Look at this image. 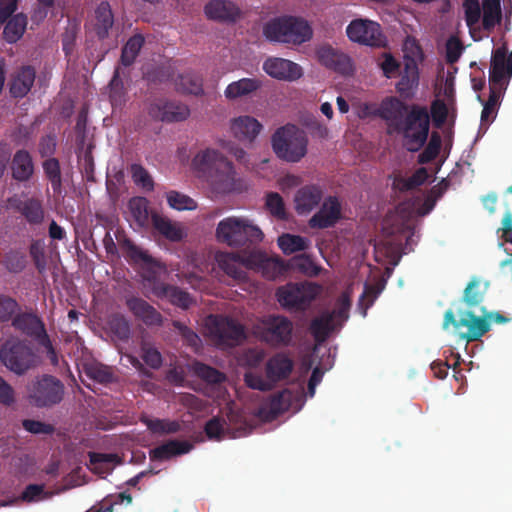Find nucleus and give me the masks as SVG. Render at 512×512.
Wrapping results in <instances>:
<instances>
[{
  "label": "nucleus",
  "instance_id": "nucleus-58",
  "mask_svg": "<svg viewBox=\"0 0 512 512\" xmlns=\"http://www.w3.org/2000/svg\"><path fill=\"white\" fill-rule=\"evenodd\" d=\"M228 431L225 423L219 419L214 418L210 420L205 426V432L209 439L220 440Z\"/></svg>",
  "mask_w": 512,
  "mask_h": 512
},
{
  "label": "nucleus",
  "instance_id": "nucleus-35",
  "mask_svg": "<svg viewBox=\"0 0 512 512\" xmlns=\"http://www.w3.org/2000/svg\"><path fill=\"white\" fill-rule=\"evenodd\" d=\"M402 50L405 66H414L418 68V66L423 62L424 53L415 38L407 37L403 43Z\"/></svg>",
  "mask_w": 512,
  "mask_h": 512
},
{
  "label": "nucleus",
  "instance_id": "nucleus-62",
  "mask_svg": "<svg viewBox=\"0 0 512 512\" xmlns=\"http://www.w3.org/2000/svg\"><path fill=\"white\" fill-rule=\"evenodd\" d=\"M15 399L12 386L0 377V404L9 406L15 402Z\"/></svg>",
  "mask_w": 512,
  "mask_h": 512
},
{
  "label": "nucleus",
  "instance_id": "nucleus-28",
  "mask_svg": "<svg viewBox=\"0 0 512 512\" xmlns=\"http://www.w3.org/2000/svg\"><path fill=\"white\" fill-rule=\"evenodd\" d=\"M249 258V254H232V253H218L215 260L219 268H221L228 276L234 279H242V272L239 267L245 266V260Z\"/></svg>",
  "mask_w": 512,
  "mask_h": 512
},
{
  "label": "nucleus",
  "instance_id": "nucleus-51",
  "mask_svg": "<svg viewBox=\"0 0 512 512\" xmlns=\"http://www.w3.org/2000/svg\"><path fill=\"white\" fill-rule=\"evenodd\" d=\"M501 243L504 252L512 258V214L507 211L502 221Z\"/></svg>",
  "mask_w": 512,
  "mask_h": 512
},
{
  "label": "nucleus",
  "instance_id": "nucleus-25",
  "mask_svg": "<svg viewBox=\"0 0 512 512\" xmlns=\"http://www.w3.org/2000/svg\"><path fill=\"white\" fill-rule=\"evenodd\" d=\"M229 128L234 137L251 142L260 134L263 126L253 116L239 115L230 120Z\"/></svg>",
  "mask_w": 512,
  "mask_h": 512
},
{
  "label": "nucleus",
  "instance_id": "nucleus-52",
  "mask_svg": "<svg viewBox=\"0 0 512 512\" xmlns=\"http://www.w3.org/2000/svg\"><path fill=\"white\" fill-rule=\"evenodd\" d=\"M339 49L330 44H321L315 50L316 60L324 67L330 69L335 61Z\"/></svg>",
  "mask_w": 512,
  "mask_h": 512
},
{
  "label": "nucleus",
  "instance_id": "nucleus-47",
  "mask_svg": "<svg viewBox=\"0 0 512 512\" xmlns=\"http://www.w3.org/2000/svg\"><path fill=\"white\" fill-rule=\"evenodd\" d=\"M166 198L169 206L175 210H194L197 208V204L192 198L176 191L168 192Z\"/></svg>",
  "mask_w": 512,
  "mask_h": 512
},
{
  "label": "nucleus",
  "instance_id": "nucleus-17",
  "mask_svg": "<svg viewBox=\"0 0 512 512\" xmlns=\"http://www.w3.org/2000/svg\"><path fill=\"white\" fill-rule=\"evenodd\" d=\"M512 76V52L506 56V49H497L491 60L490 89L493 93H502Z\"/></svg>",
  "mask_w": 512,
  "mask_h": 512
},
{
  "label": "nucleus",
  "instance_id": "nucleus-30",
  "mask_svg": "<svg viewBox=\"0 0 512 512\" xmlns=\"http://www.w3.org/2000/svg\"><path fill=\"white\" fill-rule=\"evenodd\" d=\"M292 396L290 392L284 391L278 396L272 398L268 404L261 407L258 416L262 421H269L277 414L287 410L290 406Z\"/></svg>",
  "mask_w": 512,
  "mask_h": 512
},
{
  "label": "nucleus",
  "instance_id": "nucleus-55",
  "mask_svg": "<svg viewBox=\"0 0 512 512\" xmlns=\"http://www.w3.org/2000/svg\"><path fill=\"white\" fill-rule=\"evenodd\" d=\"M266 207L269 212L278 217L284 218L286 215L283 198L276 192H270L266 195Z\"/></svg>",
  "mask_w": 512,
  "mask_h": 512
},
{
  "label": "nucleus",
  "instance_id": "nucleus-20",
  "mask_svg": "<svg viewBox=\"0 0 512 512\" xmlns=\"http://www.w3.org/2000/svg\"><path fill=\"white\" fill-rule=\"evenodd\" d=\"M207 325L211 326L210 335L223 344L233 345L244 338L242 326L233 320L210 317Z\"/></svg>",
  "mask_w": 512,
  "mask_h": 512
},
{
  "label": "nucleus",
  "instance_id": "nucleus-43",
  "mask_svg": "<svg viewBox=\"0 0 512 512\" xmlns=\"http://www.w3.org/2000/svg\"><path fill=\"white\" fill-rule=\"evenodd\" d=\"M403 103L395 97H388L378 105V116L385 120H396L402 115Z\"/></svg>",
  "mask_w": 512,
  "mask_h": 512
},
{
  "label": "nucleus",
  "instance_id": "nucleus-56",
  "mask_svg": "<svg viewBox=\"0 0 512 512\" xmlns=\"http://www.w3.org/2000/svg\"><path fill=\"white\" fill-rule=\"evenodd\" d=\"M131 173L133 181L136 185L140 186L145 190H151L153 188V181L148 172L141 166L133 165L131 167Z\"/></svg>",
  "mask_w": 512,
  "mask_h": 512
},
{
  "label": "nucleus",
  "instance_id": "nucleus-42",
  "mask_svg": "<svg viewBox=\"0 0 512 512\" xmlns=\"http://www.w3.org/2000/svg\"><path fill=\"white\" fill-rule=\"evenodd\" d=\"M33 172V164L27 152H18L13 160V175L19 180L28 179Z\"/></svg>",
  "mask_w": 512,
  "mask_h": 512
},
{
  "label": "nucleus",
  "instance_id": "nucleus-14",
  "mask_svg": "<svg viewBox=\"0 0 512 512\" xmlns=\"http://www.w3.org/2000/svg\"><path fill=\"white\" fill-rule=\"evenodd\" d=\"M350 298L344 293L339 298L336 309L332 313H323L311 324V332L317 341H324L328 335L339 328L347 319Z\"/></svg>",
  "mask_w": 512,
  "mask_h": 512
},
{
  "label": "nucleus",
  "instance_id": "nucleus-15",
  "mask_svg": "<svg viewBox=\"0 0 512 512\" xmlns=\"http://www.w3.org/2000/svg\"><path fill=\"white\" fill-rule=\"evenodd\" d=\"M0 359L10 371L16 374H23L35 363L31 350L16 339H9L3 344Z\"/></svg>",
  "mask_w": 512,
  "mask_h": 512
},
{
  "label": "nucleus",
  "instance_id": "nucleus-33",
  "mask_svg": "<svg viewBox=\"0 0 512 512\" xmlns=\"http://www.w3.org/2000/svg\"><path fill=\"white\" fill-rule=\"evenodd\" d=\"M35 79V71L32 68H23L19 71V73L14 77L10 91L15 97H23L26 95Z\"/></svg>",
  "mask_w": 512,
  "mask_h": 512
},
{
  "label": "nucleus",
  "instance_id": "nucleus-18",
  "mask_svg": "<svg viewBox=\"0 0 512 512\" xmlns=\"http://www.w3.org/2000/svg\"><path fill=\"white\" fill-rule=\"evenodd\" d=\"M63 386L53 377L45 376L30 388V397L36 405L46 406L59 402L62 398Z\"/></svg>",
  "mask_w": 512,
  "mask_h": 512
},
{
  "label": "nucleus",
  "instance_id": "nucleus-61",
  "mask_svg": "<svg viewBox=\"0 0 512 512\" xmlns=\"http://www.w3.org/2000/svg\"><path fill=\"white\" fill-rule=\"evenodd\" d=\"M441 145V138L437 134H432L425 151L420 155V161L426 162L433 159L439 151Z\"/></svg>",
  "mask_w": 512,
  "mask_h": 512
},
{
  "label": "nucleus",
  "instance_id": "nucleus-63",
  "mask_svg": "<svg viewBox=\"0 0 512 512\" xmlns=\"http://www.w3.org/2000/svg\"><path fill=\"white\" fill-rule=\"evenodd\" d=\"M356 114L361 119L378 116V105L369 102H360L355 107Z\"/></svg>",
  "mask_w": 512,
  "mask_h": 512
},
{
  "label": "nucleus",
  "instance_id": "nucleus-39",
  "mask_svg": "<svg viewBox=\"0 0 512 512\" xmlns=\"http://www.w3.org/2000/svg\"><path fill=\"white\" fill-rule=\"evenodd\" d=\"M119 463L114 454H91L90 469L97 474L109 473Z\"/></svg>",
  "mask_w": 512,
  "mask_h": 512
},
{
  "label": "nucleus",
  "instance_id": "nucleus-4",
  "mask_svg": "<svg viewBox=\"0 0 512 512\" xmlns=\"http://www.w3.org/2000/svg\"><path fill=\"white\" fill-rule=\"evenodd\" d=\"M215 237L220 243L237 247L247 241L262 240L263 233L252 220L246 217L230 216L217 224Z\"/></svg>",
  "mask_w": 512,
  "mask_h": 512
},
{
  "label": "nucleus",
  "instance_id": "nucleus-9",
  "mask_svg": "<svg viewBox=\"0 0 512 512\" xmlns=\"http://www.w3.org/2000/svg\"><path fill=\"white\" fill-rule=\"evenodd\" d=\"M348 40L354 44L380 48L385 46L386 37L381 25L368 18H355L345 28Z\"/></svg>",
  "mask_w": 512,
  "mask_h": 512
},
{
  "label": "nucleus",
  "instance_id": "nucleus-8",
  "mask_svg": "<svg viewBox=\"0 0 512 512\" xmlns=\"http://www.w3.org/2000/svg\"><path fill=\"white\" fill-rule=\"evenodd\" d=\"M292 360L285 354H277L269 359L266 364V376L248 371L244 375L248 387L256 390L266 391L271 389L275 383L286 378L292 371Z\"/></svg>",
  "mask_w": 512,
  "mask_h": 512
},
{
  "label": "nucleus",
  "instance_id": "nucleus-16",
  "mask_svg": "<svg viewBox=\"0 0 512 512\" xmlns=\"http://www.w3.org/2000/svg\"><path fill=\"white\" fill-rule=\"evenodd\" d=\"M262 70L270 78L283 82H296L304 76V68L299 63L280 56L265 58Z\"/></svg>",
  "mask_w": 512,
  "mask_h": 512
},
{
  "label": "nucleus",
  "instance_id": "nucleus-41",
  "mask_svg": "<svg viewBox=\"0 0 512 512\" xmlns=\"http://www.w3.org/2000/svg\"><path fill=\"white\" fill-rule=\"evenodd\" d=\"M27 26V19L23 14L13 16L4 28V37L8 42H16L19 40Z\"/></svg>",
  "mask_w": 512,
  "mask_h": 512
},
{
  "label": "nucleus",
  "instance_id": "nucleus-45",
  "mask_svg": "<svg viewBox=\"0 0 512 512\" xmlns=\"http://www.w3.org/2000/svg\"><path fill=\"white\" fill-rule=\"evenodd\" d=\"M428 178V173L425 168L418 169L411 177L403 178L396 177L393 181V186L400 190L413 189L423 184Z\"/></svg>",
  "mask_w": 512,
  "mask_h": 512
},
{
  "label": "nucleus",
  "instance_id": "nucleus-24",
  "mask_svg": "<svg viewBox=\"0 0 512 512\" xmlns=\"http://www.w3.org/2000/svg\"><path fill=\"white\" fill-rule=\"evenodd\" d=\"M341 217V205L335 197L324 200L321 208L309 220L311 228H326L335 224Z\"/></svg>",
  "mask_w": 512,
  "mask_h": 512
},
{
  "label": "nucleus",
  "instance_id": "nucleus-6",
  "mask_svg": "<svg viewBox=\"0 0 512 512\" xmlns=\"http://www.w3.org/2000/svg\"><path fill=\"white\" fill-rule=\"evenodd\" d=\"M436 196L432 191L425 199L421 207H417L414 201H406L398 205L395 210L387 215L384 220L383 229L388 234L405 232L412 227L414 216H424L434 207Z\"/></svg>",
  "mask_w": 512,
  "mask_h": 512
},
{
  "label": "nucleus",
  "instance_id": "nucleus-32",
  "mask_svg": "<svg viewBox=\"0 0 512 512\" xmlns=\"http://www.w3.org/2000/svg\"><path fill=\"white\" fill-rule=\"evenodd\" d=\"M278 246L284 254L290 255L305 251L310 246V240L300 235L284 233L278 237Z\"/></svg>",
  "mask_w": 512,
  "mask_h": 512
},
{
  "label": "nucleus",
  "instance_id": "nucleus-38",
  "mask_svg": "<svg viewBox=\"0 0 512 512\" xmlns=\"http://www.w3.org/2000/svg\"><path fill=\"white\" fill-rule=\"evenodd\" d=\"M129 309L147 324H156L160 322V315L148 305L139 299H130L127 302Z\"/></svg>",
  "mask_w": 512,
  "mask_h": 512
},
{
  "label": "nucleus",
  "instance_id": "nucleus-12",
  "mask_svg": "<svg viewBox=\"0 0 512 512\" xmlns=\"http://www.w3.org/2000/svg\"><path fill=\"white\" fill-rule=\"evenodd\" d=\"M429 131V114L426 108L415 107L406 119L403 143L409 151H418L425 143Z\"/></svg>",
  "mask_w": 512,
  "mask_h": 512
},
{
  "label": "nucleus",
  "instance_id": "nucleus-19",
  "mask_svg": "<svg viewBox=\"0 0 512 512\" xmlns=\"http://www.w3.org/2000/svg\"><path fill=\"white\" fill-rule=\"evenodd\" d=\"M207 19L219 23H235L242 18V10L231 0H209L204 6Z\"/></svg>",
  "mask_w": 512,
  "mask_h": 512
},
{
  "label": "nucleus",
  "instance_id": "nucleus-46",
  "mask_svg": "<svg viewBox=\"0 0 512 512\" xmlns=\"http://www.w3.org/2000/svg\"><path fill=\"white\" fill-rule=\"evenodd\" d=\"M52 496L53 493L46 490L44 485L30 484L24 489L20 498L24 502L32 503L49 499Z\"/></svg>",
  "mask_w": 512,
  "mask_h": 512
},
{
  "label": "nucleus",
  "instance_id": "nucleus-27",
  "mask_svg": "<svg viewBox=\"0 0 512 512\" xmlns=\"http://www.w3.org/2000/svg\"><path fill=\"white\" fill-rule=\"evenodd\" d=\"M148 200L144 197L131 198L125 210L126 219L139 228L147 227L150 219Z\"/></svg>",
  "mask_w": 512,
  "mask_h": 512
},
{
  "label": "nucleus",
  "instance_id": "nucleus-53",
  "mask_svg": "<svg viewBox=\"0 0 512 512\" xmlns=\"http://www.w3.org/2000/svg\"><path fill=\"white\" fill-rule=\"evenodd\" d=\"M143 45V38L136 35L128 40L122 51V61L124 64H130L136 58Z\"/></svg>",
  "mask_w": 512,
  "mask_h": 512
},
{
  "label": "nucleus",
  "instance_id": "nucleus-10",
  "mask_svg": "<svg viewBox=\"0 0 512 512\" xmlns=\"http://www.w3.org/2000/svg\"><path fill=\"white\" fill-rule=\"evenodd\" d=\"M321 285L313 282L287 284L277 291V299L285 308L304 309L322 292Z\"/></svg>",
  "mask_w": 512,
  "mask_h": 512
},
{
  "label": "nucleus",
  "instance_id": "nucleus-21",
  "mask_svg": "<svg viewBox=\"0 0 512 512\" xmlns=\"http://www.w3.org/2000/svg\"><path fill=\"white\" fill-rule=\"evenodd\" d=\"M148 113L154 119L164 122H180L190 116V109L187 105L169 102L157 101L150 105Z\"/></svg>",
  "mask_w": 512,
  "mask_h": 512
},
{
  "label": "nucleus",
  "instance_id": "nucleus-34",
  "mask_svg": "<svg viewBox=\"0 0 512 512\" xmlns=\"http://www.w3.org/2000/svg\"><path fill=\"white\" fill-rule=\"evenodd\" d=\"M154 293L156 296L167 299L172 304L182 308H187L192 303V299L187 293L175 287L157 286L154 289Z\"/></svg>",
  "mask_w": 512,
  "mask_h": 512
},
{
  "label": "nucleus",
  "instance_id": "nucleus-29",
  "mask_svg": "<svg viewBox=\"0 0 512 512\" xmlns=\"http://www.w3.org/2000/svg\"><path fill=\"white\" fill-rule=\"evenodd\" d=\"M154 228L170 241H179L186 235L184 227L158 214H151Z\"/></svg>",
  "mask_w": 512,
  "mask_h": 512
},
{
  "label": "nucleus",
  "instance_id": "nucleus-37",
  "mask_svg": "<svg viewBox=\"0 0 512 512\" xmlns=\"http://www.w3.org/2000/svg\"><path fill=\"white\" fill-rule=\"evenodd\" d=\"M113 25V14L108 3H101L95 11L94 27L100 37H105Z\"/></svg>",
  "mask_w": 512,
  "mask_h": 512
},
{
  "label": "nucleus",
  "instance_id": "nucleus-1",
  "mask_svg": "<svg viewBox=\"0 0 512 512\" xmlns=\"http://www.w3.org/2000/svg\"><path fill=\"white\" fill-rule=\"evenodd\" d=\"M191 169L217 193H229L237 189L238 178L233 163L213 147L199 149L192 158Z\"/></svg>",
  "mask_w": 512,
  "mask_h": 512
},
{
  "label": "nucleus",
  "instance_id": "nucleus-26",
  "mask_svg": "<svg viewBox=\"0 0 512 512\" xmlns=\"http://www.w3.org/2000/svg\"><path fill=\"white\" fill-rule=\"evenodd\" d=\"M262 86L260 79L256 77H244L232 81L224 89V97L228 101H235L257 92Z\"/></svg>",
  "mask_w": 512,
  "mask_h": 512
},
{
  "label": "nucleus",
  "instance_id": "nucleus-64",
  "mask_svg": "<svg viewBox=\"0 0 512 512\" xmlns=\"http://www.w3.org/2000/svg\"><path fill=\"white\" fill-rule=\"evenodd\" d=\"M44 170L47 176L54 182L59 183L60 169L58 161L54 158L47 159L43 163Z\"/></svg>",
  "mask_w": 512,
  "mask_h": 512
},
{
  "label": "nucleus",
  "instance_id": "nucleus-7",
  "mask_svg": "<svg viewBox=\"0 0 512 512\" xmlns=\"http://www.w3.org/2000/svg\"><path fill=\"white\" fill-rule=\"evenodd\" d=\"M465 19L471 33L479 28V20L483 30L491 32L502 20L500 0H465Z\"/></svg>",
  "mask_w": 512,
  "mask_h": 512
},
{
  "label": "nucleus",
  "instance_id": "nucleus-54",
  "mask_svg": "<svg viewBox=\"0 0 512 512\" xmlns=\"http://www.w3.org/2000/svg\"><path fill=\"white\" fill-rule=\"evenodd\" d=\"M377 64L387 78L394 77L399 70V62L390 53H382Z\"/></svg>",
  "mask_w": 512,
  "mask_h": 512
},
{
  "label": "nucleus",
  "instance_id": "nucleus-44",
  "mask_svg": "<svg viewBox=\"0 0 512 512\" xmlns=\"http://www.w3.org/2000/svg\"><path fill=\"white\" fill-rule=\"evenodd\" d=\"M330 70H333L343 76H353L356 72V65L348 53L339 50Z\"/></svg>",
  "mask_w": 512,
  "mask_h": 512
},
{
  "label": "nucleus",
  "instance_id": "nucleus-31",
  "mask_svg": "<svg viewBox=\"0 0 512 512\" xmlns=\"http://www.w3.org/2000/svg\"><path fill=\"white\" fill-rule=\"evenodd\" d=\"M191 448V444L187 441H169L153 449L150 455L155 460H167L171 457L187 453Z\"/></svg>",
  "mask_w": 512,
  "mask_h": 512
},
{
  "label": "nucleus",
  "instance_id": "nucleus-5",
  "mask_svg": "<svg viewBox=\"0 0 512 512\" xmlns=\"http://www.w3.org/2000/svg\"><path fill=\"white\" fill-rule=\"evenodd\" d=\"M436 196L432 191L425 199L421 207H417L414 201H406L398 205L395 210L387 215L384 220L383 229L388 234L405 232L412 227L414 216H424L434 207Z\"/></svg>",
  "mask_w": 512,
  "mask_h": 512
},
{
  "label": "nucleus",
  "instance_id": "nucleus-23",
  "mask_svg": "<svg viewBox=\"0 0 512 512\" xmlns=\"http://www.w3.org/2000/svg\"><path fill=\"white\" fill-rule=\"evenodd\" d=\"M323 197L320 186L311 184L298 189L293 198L294 209L299 215H308L318 206Z\"/></svg>",
  "mask_w": 512,
  "mask_h": 512
},
{
  "label": "nucleus",
  "instance_id": "nucleus-3",
  "mask_svg": "<svg viewBox=\"0 0 512 512\" xmlns=\"http://www.w3.org/2000/svg\"><path fill=\"white\" fill-rule=\"evenodd\" d=\"M308 143L306 132L294 124L279 127L271 136L274 154L288 163L300 162L307 155Z\"/></svg>",
  "mask_w": 512,
  "mask_h": 512
},
{
  "label": "nucleus",
  "instance_id": "nucleus-2",
  "mask_svg": "<svg viewBox=\"0 0 512 512\" xmlns=\"http://www.w3.org/2000/svg\"><path fill=\"white\" fill-rule=\"evenodd\" d=\"M262 36L269 43L299 47L313 39L314 29L312 23L305 17L281 14L263 24Z\"/></svg>",
  "mask_w": 512,
  "mask_h": 512
},
{
  "label": "nucleus",
  "instance_id": "nucleus-50",
  "mask_svg": "<svg viewBox=\"0 0 512 512\" xmlns=\"http://www.w3.org/2000/svg\"><path fill=\"white\" fill-rule=\"evenodd\" d=\"M143 421L147 425L148 429L156 434L174 433L179 430V424L174 421L150 418H144Z\"/></svg>",
  "mask_w": 512,
  "mask_h": 512
},
{
  "label": "nucleus",
  "instance_id": "nucleus-60",
  "mask_svg": "<svg viewBox=\"0 0 512 512\" xmlns=\"http://www.w3.org/2000/svg\"><path fill=\"white\" fill-rule=\"evenodd\" d=\"M195 371L199 377L210 383H219L223 379L218 371L203 364H197Z\"/></svg>",
  "mask_w": 512,
  "mask_h": 512
},
{
  "label": "nucleus",
  "instance_id": "nucleus-40",
  "mask_svg": "<svg viewBox=\"0 0 512 512\" xmlns=\"http://www.w3.org/2000/svg\"><path fill=\"white\" fill-rule=\"evenodd\" d=\"M419 70L414 66H405L397 90L404 96H410L418 85Z\"/></svg>",
  "mask_w": 512,
  "mask_h": 512
},
{
  "label": "nucleus",
  "instance_id": "nucleus-59",
  "mask_svg": "<svg viewBox=\"0 0 512 512\" xmlns=\"http://www.w3.org/2000/svg\"><path fill=\"white\" fill-rule=\"evenodd\" d=\"M451 107L440 100H436L431 109L432 118L436 125L440 126L449 117Z\"/></svg>",
  "mask_w": 512,
  "mask_h": 512
},
{
  "label": "nucleus",
  "instance_id": "nucleus-57",
  "mask_svg": "<svg viewBox=\"0 0 512 512\" xmlns=\"http://www.w3.org/2000/svg\"><path fill=\"white\" fill-rule=\"evenodd\" d=\"M19 209L30 222H39L43 218V211L37 201L30 200Z\"/></svg>",
  "mask_w": 512,
  "mask_h": 512
},
{
  "label": "nucleus",
  "instance_id": "nucleus-48",
  "mask_svg": "<svg viewBox=\"0 0 512 512\" xmlns=\"http://www.w3.org/2000/svg\"><path fill=\"white\" fill-rule=\"evenodd\" d=\"M291 265L303 274L314 277L321 273L322 269L309 256L300 255L292 259Z\"/></svg>",
  "mask_w": 512,
  "mask_h": 512
},
{
  "label": "nucleus",
  "instance_id": "nucleus-11",
  "mask_svg": "<svg viewBox=\"0 0 512 512\" xmlns=\"http://www.w3.org/2000/svg\"><path fill=\"white\" fill-rule=\"evenodd\" d=\"M453 326V331L461 338L468 341L476 340L489 330V323L483 317H476L468 311L459 314V320L451 310L446 311L444 316L443 328L448 330Z\"/></svg>",
  "mask_w": 512,
  "mask_h": 512
},
{
  "label": "nucleus",
  "instance_id": "nucleus-36",
  "mask_svg": "<svg viewBox=\"0 0 512 512\" xmlns=\"http://www.w3.org/2000/svg\"><path fill=\"white\" fill-rule=\"evenodd\" d=\"M175 86L178 91L184 94L200 96L204 93L202 79L191 73L179 75L175 81Z\"/></svg>",
  "mask_w": 512,
  "mask_h": 512
},
{
  "label": "nucleus",
  "instance_id": "nucleus-13",
  "mask_svg": "<svg viewBox=\"0 0 512 512\" xmlns=\"http://www.w3.org/2000/svg\"><path fill=\"white\" fill-rule=\"evenodd\" d=\"M253 333L268 343L286 344L291 339L292 323L282 316H265L255 323Z\"/></svg>",
  "mask_w": 512,
  "mask_h": 512
},
{
  "label": "nucleus",
  "instance_id": "nucleus-22",
  "mask_svg": "<svg viewBox=\"0 0 512 512\" xmlns=\"http://www.w3.org/2000/svg\"><path fill=\"white\" fill-rule=\"evenodd\" d=\"M245 264L247 268L260 272L268 279H275L285 271L282 261L278 258L267 257L260 251L250 252L249 258L245 260Z\"/></svg>",
  "mask_w": 512,
  "mask_h": 512
},
{
  "label": "nucleus",
  "instance_id": "nucleus-49",
  "mask_svg": "<svg viewBox=\"0 0 512 512\" xmlns=\"http://www.w3.org/2000/svg\"><path fill=\"white\" fill-rule=\"evenodd\" d=\"M487 287V283H481L476 279L472 280L465 289L464 300L471 305L478 304L482 300Z\"/></svg>",
  "mask_w": 512,
  "mask_h": 512
}]
</instances>
